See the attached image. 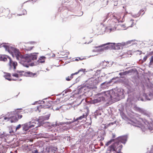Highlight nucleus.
I'll return each mask as SVG.
<instances>
[{"mask_svg": "<svg viewBox=\"0 0 153 153\" xmlns=\"http://www.w3.org/2000/svg\"><path fill=\"white\" fill-rule=\"evenodd\" d=\"M4 47L6 51L10 53L13 57H16L19 62L24 66L28 67L30 62L36 60L37 58L35 53H31L22 56L18 49L12 47L8 44L2 43L0 45V48Z\"/></svg>", "mask_w": 153, "mask_h": 153, "instance_id": "1", "label": "nucleus"}, {"mask_svg": "<svg viewBox=\"0 0 153 153\" xmlns=\"http://www.w3.org/2000/svg\"><path fill=\"white\" fill-rule=\"evenodd\" d=\"M123 90L120 88L104 91L97 94L96 99L92 100V103L96 104L102 101L116 102L123 97Z\"/></svg>", "mask_w": 153, "mask_h": 153, "instance_id": "2", "label": "nucleus"}, {"mask_svg": "<svg viewBox=\"0 0 153 153\" xmlns=\"http://www.w3.org/2000/svg\"><path fill=\"white\" fill-rule=\"evenodd\" d=\"M128 123L134 126L140 128L143 131L148 129L153 132V123H150L141 118L138 117L131 118L129 119Z\"/></svg>", "mask_w": 153, "mask_h": 153, "instance_id": "3", "label": "nucleus"}, {"mask_svg": "<svg viewBox=\"0 0 153 153\" xmlns=\"http://www.w3.org/2000/svg\"><path fill=\"white\" fill-rule=\"evenodd\" d=\"M8 59L9 61V68L12 72H14V73H12V76L13 77L18 78L23 76L32 77L36 75L35 73H33L30 72H25L23 71H16V67L17 65V62L12 61L10 57H8Z\"/></svg>", "mask_w": 153, "mask_h": 153, "instance_id": "4", "label": "nucleus"}, {"mask_svg": "<svg viewBox=\"0 0 153 153\" xmlns=\"http://www.w3.org/2000/svg\"><path fill=\"white\" fill-rule=\"evenodd\" d=\"M50 116V114H48L47 115L44 116H41L39 117V119H37L36 122L37 124L39 123L41 124H43V126L47 128H48L49 130H51V129L52 127H56L57 126H59V125L56 122L55 124L51 123L49 122H46L44 123H42V121L44 120H48L49 119Z\"/></svg>", "mask_w": 153, "mask_h": 153, "instance_id": "5", "label": "nucleus"}, {"mask_svg": "<svg viewBox=\"0 0 153 153\" xmlns=\"http://www.w3.org/2000/svg\"><path fill=\"white\" fill-rule=\"evenodd\" d=\"M21 112L19 109H17L14 111L8 113V114H9L10 120L11 123L16 122L19 119L22 117Z\"/></svg>", "mask_w": 153, "mask_h": 153, "instance_id": "6", "label": "nucleus"}, {"mask_svg": "<svg viewBox=\"0 0 153 153\" xmlns=\"http://www.w3.org/2000/svg\"><path fill=\"white\" fill-rule=\"evenodd\" d=\"M122 147L121 144L115 143L108 147L107 153H118L120 152Z\"/></svg>", "mask_w": 153, "mask_h": 153, "instance_id": "7", "label": "nucleus"}, {"mask_svg": "<svg viewBox=\"0 0 153 153\" xmlns=\"http://www.w3.org/2000/svg\"><path fill=\"white\" fill-rule=\"evenodd\" d=\"M36 124H37L36 120H35L22 124V130L23 131H26L29 129L33 128L35 127H37L39 126H36Z\"/></svg>", "mask_w": 153, "mask_h": 153, "instance_id": "8", "label": "nucleus"}, {"mask_svg": "<svg viewBox=\"0 0 153 153\" xmlns=\"http://www.w3.org/2000/svg\"><path fill=\"white\" fill-rule=\"evenodd\" d=\"M100 78L97 77V79H95L94 78H91L88 80V84L87 85L89 87H92L91 89H93L95 88L96 85L100 81L99 79Z\"/></svg>", "mask_w": 153, "mask_h": 153, "instance_id": "9", "label": "nucleus"}, {"mask_svg": "<svg viewBox=\"0 0 153 153\" xmlns=\"http://www.w3.org/2000/svg\"><path fill=\"white\" fill-rule=\"evenodd\" d=\"M109 44V43H107L106 44H105L99 46L97 47V53L93 54L92 55V56H93L96 55H97L98 54L102 53L104 51L109 49V46H108L103 47V48L102 47L107 45H108Z\"/></svg>", "mask_w": 153, "mask_h": 153, "instance_id": "10", "label": "nucleus"}, {"mask_svg": "<svg viewBox=\"0 0 153 153\" xmlns=\"http://www.w3.org/2000/svg\"><path fill=\"white\" fill-rule=\"evenodd\" d=\"M109 43L108 45L109 46V49L118 50L122 48V46L120 43Z\"/></svg>", "mask_w": 153, "mask_h": 153, "instance_id": "11", "label": "nucleus"}, {"mask_svg": "<svg viewBox=\"0 0 153 153\" xmlns=\"http://www.w3.org/2000/svg\"><path fill=\"white\" fill-rule=\"evenodd\" d=\"M92 88V87H89L88 85H82L79 89V92L85 93Z\"/></svg>", "mask_w": 153, "mask_h": 153, "instance_id": "12", "label": "nucleus"}, {"mask_svg": "<svg viewBox=\"0 0 153 153\" xmlns=\"http://www.w3.org/2000/svg\"><path fill=\"white\" fill-rule=\"evenodd\" d=\"M127 136H124L119 137L117 139V141L115 143H118V144H121V143H125L127 140Z\"/></svg>", "mask_w": 153, "mask_h": 153, "instance_id": "13", "label": "nucleus"}, {"mask_svg": "<svg viewBox=\"0 0 153 153\" xmlns=\"http://www.w3.org/2000/svg\"><path fill=\"white\" fill-rule=\"evenodd\" d=\"M102 27V31L100 32V33L103 34L105 31L107 32H111L112 31H114L116 29V27H114L113 28H111L110 26H108L106 28L104 26Z\"/></svg>", "mask_w": 153, "mask_h": 153, "instance_id": "14", "label": "nucleus"}, {"mask_svg": "<svg viewBox=\"0 0 153 153\" xmlns=\"http://www.w3.org/2000/svg\"><path fill=\"white\" fill-rule=\"evenodd\" d=\"M134 109L135 110L141 113L143 115L147 116H149V112L143 109L140 108L139 107H137L136 106L134 107Z\"/></svg>", "mask_w": 153, "mask_h": 153, "instance_id": "15", "label": "nucleus"}, {"mask_svg": "<svg viewBox=\"0 0 153 153\" xmlns=\"http://www.w3.org/2000/svg\"><path fill=\"white\" fill-rule=\"evenodd\" d=\"M116 17L115 13H108L105 16L103 20V22H105L107 20L110 19H113L115 20L114 22L115 21V18Z\"/></svg>", "mask_w": 153, "mask_h": 153, "instance_id": "16", "label": "nucleus"}, {"mask_svg": "<svg viewBox=\"0 0 153 153\" xmlns=\"http://www.w3.org/2000/svg\"><path fill=\"white\" fill-rule=\"evenodd\" d=\"M12 77H13L12 76H11L10 74L9 73H6L4 75V77L6 79L8 80L9 81L13 80H18L19 81H20L22 80V79H16L14 78H12Z\"/></svg>", "mask_w": 153, "mask_h": 153, "instance_id": "17", "label": "nucleus"}, {"mask_svg": "<svg viewBox=\"0 0 153 153\" xmlns=\"http://www.w3.org/2000/svg\"><path fill=\"white\" fill-rule=\"evenodd\" d=\"M0 119H1L0 120V123L4 124V120H5L6 121H7L10 120L9 114H8V113L7 114H6V116H3L2 118H0Z\"/></svg>", "mask_w": 153, "mask_h": 153, "instance_id": "18", "label": "nucleus"}, {"mask_svg": "<svg viewBox=\"0 0 153 153\" xmlns=\"http://www.w3.org/2000/svg\"><path fill=\"white\" fill-rule=\"evenodd\" d=\"M134 20L131 19L129 22V26H127V28H126V26L124 24H122L120 25L119 26L121 27V29L124 30L127 29V28L129 27H132L133 26Z\"/></svg>", "mask_w": 153, "mask_h": 153, "instance_id": "19", "label": "nucleus"}, {"mask_svg": "<svg viewBox=\"0 0 153 153\" xmlns=\"http://www.w3.org/2000/svg\"><path fill=\"white\" fill-rule=\"evenodd\" d=\"M116 17L115 18L116 22L117 21L118 22H123V18L121 19V14L120 13H115Z\"/></svg>", "mask_w": 153, "mask_h": 153, "instance_id": "20", "label": "nucleus"}, {"mask_svg": "<svg viewBox=\"0 0 153 153\" xmlns=\"http://www.w3.org/2000/svg\"><path fill=\"white\" fill-rule=\"evenodd\" d=\"M51 107V104L49 102H46V104L45 106H43V107L42 105H40L37 107V109L40 112V109L42 108V107L45 108H48Z\"/></svg>", "mask_w": 153, "mask_h": 153, "instance_id": "21", "label": "nucleus"}, {"mask_svg": "<svg viewBox=\"0 0 153 153\" xmlns=\"http://www.w3.org/2000/svg\"><path fill=\"white\" fill-rule=\"evenodd\" d=\"M145 96L147 100H150L153 99V93L150 92L148 94H145Z\"/></svg>", "mask_w": 153, "mask_h": 153, "instance_id": "22", "label": "nucleus"}, {"mask_svg": "<svg viewBox=\"0 0 153 153\" xmlns=\"http://www.w3.org/2000/svg\"><path fill=\"white\" fill-rule=\"evenodd\" d=\"M35 43L36 42H31L30 43L27 44L25 46V49L27 51L31 50L33 47L32 46H29V44H33Z\"/></svg>", "mask_w": 153, "mask_h": 153, "instance_id": "23", "label": "nucleus"}, {"mask_svg": "<svg viewBox=\"0 0 153 153\" xmlns=\"http://www.w3.org/2000/svg\"><path fill=\"white\" fill-rule=\"evenodd\" d=\"M47 149L48 148L49 149H48V151L49 152L51 150V151L54 152H56L57 151V148L56 147H53V146H48V147H47Z\"/></svg>", "mask_w": 153, "mask_h": 153, "instance_id": "24", "label": "nucleus"}, {"mask_svg": "<svg viewBox=\"0 0 153 153\" xmlns=\"http://www.w3.org/2000/svg\"><path fill=\"white\" fill-rule=\"evenodd\" d=\"M8 57H10L7 55H0V61H5L8 59Z\"/></svg>", "mask_w": 153, "mask_h": 153, "instance_id": "25", "label": "nucleus"}, {"mask_svg": "<svg viewBox=\"0 0 153 153\" xmlns=\"http://www.w3.org/2000/svg\"><path fill=\"white\" fill-rule=\"evenodd\" d=\"M109 86V83L108 82H104L101 84V87L102 89L107 88Z\"/></svg>", "mask_w": 153, "mask_h": 153, "instance_id": "26", "label": "nucleus"}, {"mask_svg": "<svg viewBox=\"0 0 153 153\" xmlns=\"http://www.w3.org/2000/svg\"><path fill=\"white\" fill-rule=\"evenodd\" d=\"M45 56H42L40 57L38 60V61L39 63H43L45 62Z\"/></svg>", "mask_w": 153, "mask_h": 153, "instance_id": "27", "label": "nucleus"}, {"mask_svg": "<svg viewBox=\"0 0 153 153\" xmlns=\"http://www.w3.org/2000/svg\"><path fill=\"white\" fill-rule=\"evenodd\" d=\"M85 69L81 68V69H80V70H79L77 72H76L75 73L72 74V76L74 75H76V74H77L80 72H82L84 73L85 72Z\"/></svg>", "mask_w": 153, "mask_h": 153, "instance_id": "28", "label": "nucleus"}, {"mask_svg": "<svg viewBox=\"0 0 153 153\" xmlns=\"http://www.w3.org/2000/svg\"><path fill=\"white\" fill-rule=\"evenodd\" d=\"M150 62L149 64V66L152 67L153 65V56H152L150 59Z\"/></svg>", "mask_w": 153, "mask_h": 153, "instance_id": "29", "label": "nucleus"}, {"mask_svg": "<svg viewBox=\"0 0 153 153\" xmlns=\"http://www.w3.org/2000/svg\"><path fill=\"white\" fill-rule=\"evenodd\" d=\"M74 121H73L72 122H65V123H60L58 125H62L63 124H65L66 125L69 124L71 123H73L74 122Z\"/></svg>", "mask_w": 153, "mask_h": 153, "instance_id": "30", "label": "nucleus"}, {"mask_svg": "<svg viewBox=\"0 0 153 153\" xmlns=\"http://www.w3.org/2000/svg\"><path fill=\"white\" fill-rule=\"evenodd\" d=\"M85 117H86V115L83 114L82 116H81L77 118L75 121H77V120H81L82 119H83Z\"/></svg>", "mask_w": 153, "mask_h": 153, "instance_id": "31", "label": "nucleus"}, {"mask_svg": "<svg viewBox=\"0 0 153 153\" xmlns=\"http://www.w3.org/2000/svg\"><path fill=\"white\" fill-rule=\"evenodd\" d=\"M97 47H94V49H93L92 51V52L93 53H94V54L97 53Z\"/></svg>", "mask_w": 153, "mask_h": 153, "instance_id": "32", "label": "nucleus"}, {"mask_svg": "<svg viewBox=\"0 0 153 153\" xmlns=\"http://www.w3.org/2000/svg\"><path fill=\"white\" fill-rule=\"evenodd\" d=\"M42 149L40 151L39 149H36L35 151V152L34 153L33 152L32 153H41L42 151V147L41 148Z\"/></svg>", "mask_w": 153, "mask_h": 153, "instance_id": "33", "label": "nucleus"}, {"mask_svg": "<svg viewBox=\"0 0 153 153\" xmlns=\"http://www.w3.org/2000/svg\"><path fill=\"white\" fill-rule=\"evenodd\" d=\"M73 76H72V74L70 76H68V77H67L66 78V80L67 81H69L71 79L73 78Z\"/></svg>", "mask_w": 153, "mask_h": 153, "instance_id": "34", "label": "nucleus"}, {"mask_svg": "<svg viewBox=\"0 0 153 153\" xmlns=\"http://www.w3.org/2000/svg\"><path fill=\"white\" fill-rule=\"evenodd\" d=\"M128 73V72L127 71L123 72H121L119 73V74L121 76H122L123 75H125L127 73Z\"/></svg>", "mask_w": 153, "mask_h": 153, "instance_id": "35", "label": "nucleus"}, {"mask_svg": "<svg viewBox=\"0 0 153 153\" xmlns=\"http://www.w3.org/2000/svg\"><path fill=\"white\" fill-rule=\"evenodd\" d=\"M22 126V125H21V124H19V125H18L16 127V131L17 130L19 129V128H20Z\"/></svg>", "mask_w": 153, "mask_h": 153, "instance_id": "36", "label": "nucleus"}, {"mask_svg": "<svg viewBox=\"0 0 153 153\" xmlns=\"http://www.w3.org/2000/svg\"><path fill=\"white\" fill-rule=\"evenodd\" d=\"M131 15L132 17H133L135 18H136V17H139V14H134V15H133L132 14H131Z\"/></svg>", "mask_w": 153, "mask_h": 153, "instance_id": "37", "label": "nucleus"}, {"mask_svg": "<svg viewBox=\"0 0 153 153\" xmlns=\"http://www.w3.org/2000/svg\"><path fill=\"white\" fill-rule=\"evenodd\" d=\"M147 57H148L147 56H146V55L143 58V62L145 61L146 60V59H147Z\"/></svg>", "mask_w": 153, "mask_h": 153, "instance_id": "38", "label": "nucleus"}, {"mask_svg": "<svg viewBox=\"0 0 153 153\" xmlns=\"http://www.w3.org/2000/svg\"><path fill=\"white\" fill-rule=\"evenodd\" d=\"M116 123V121H114L113 122H111V123H109V124L110 125H113L114 124H115Z\"/></svg>", "mask_w": 153, "mask_h": 153, "instance_id": "39", "label": "nucleus"}, {"mask_svg": "<svg viewBox=\"0 0 153 153\" xmlns=\"http://www.w3.org/2000/svg\"><path fill=\"white\" fill-rule=\"evenodd\" d=\"M111 142V140L108 141V142L107 143L106 145L107 146H108V145H109L110 144Z\"/></svg>", "mask_w": 153, "mask_h": 153, "instance_id": "40", "label": "nucleus"}, {"mask_svg": "<svg viewBox=\"0 0 153 153\" xmlns=\"http://www.w3.org/2000/svg\"><path fill=\"white\" fill-rule=\"evenodd\" d=\"M24 13H23V14L22 15H25V14H26V10H24Z\"/></svg>", "mask_w": 153, "mask_h": 153, "instance_id": "41", "label": "nucleus"}, {"mask_svg": "<svg viewBox=\"0 0 153 153\" xmlns=\"http://www.w3.org/2000/svg\"><path fill=\"white\" fill-rule=\"evenodd\" d=\"M117 1L114 2V6H117Z\"/></svg>", "mask_w": 153, "mask_h": 153, "instance_id": "42", "label": "nucleus"}, {"mask_svg": "<svg viewBox=\"0 0 153 153\" xmlns=\"http://www.w3.org/2000/svg\"><path fill=\"white\" fill-rule=\"evenodd\" d=\"M61 106H60V107L59 108H56L55 109V110H56V111H57V110H58L59 109L61 108Z\"/></svg>", "mask_w": 153, "mask_h": 153, "instance_id": "43", "label": "nucleus"}, {"mask_svg": "<svg viewBox=\"0 0 153 153\" xmlns=\"http://www.w3.org/2000/svg\"><path fill=\"white\" fill-rule=\"evenodd\" d=\"M100 72V70H97V73H99Z\"/></svg>", "mask_w": 153, "mask_h": 153, "instance_id": "44", "label": "nucleus"}, {"mask_svg": "<svg viewBox=\"0 0 153 153\" xmlns=\"http://www.w3.org/2000/svg\"><path fill=\"white\" fill-rule=\"evenodd\" d=\"M75 60L76 61H78L79 60L78 59H75Z\"/></svg>", "mask_w": 153, "mask_h": 153, "instance_id": "45", "label": "nucleus"}, {"mask_svg": "<svg viewBox=\"0 0 153 153\" xmlns=\"http://www.w3.org/2000/svg\"><path fill=\"white\" fill-rule=\"evenodd\" d=\"M13 132V131H10V132H9L10 133V134L11 133V132Z\"/></svg>", "mask_w": 153, "mask_h": 153, "instance_id": "46", "label": "nucleus"}]
</instances>
